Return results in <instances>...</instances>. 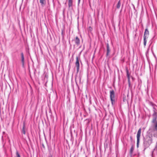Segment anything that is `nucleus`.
Wrapping results in <instances>:
<instances>
[{
	"mask_svg": "<svg viewBox=\"0 0 157 157\" xmlns=\"http://www.w3.org/2000/svg\"><path fill=\"white\" fill-rule=\"evenodd\" d=\"M153 135H154V137H157V134H154Z\"/></svg>",
	"mask_w": 157,
	"mask_h": 157,
	"instance_id": "nucleus-24",
	"label": "nucleus"
},
{
	"mask_svg": "<svg viewBox=\"0 0 157 157\" xmlns=\"http://www.w3.org/2000/svg\"><path fill=\"white\" fill-rule=\"evenodd\" d=\"M69 43H70V41H69Z\"/></svg>",
	"mask_w": 157,
	"mask_h": 157,
	"instance_id": "nucleus-33",
	"label": "nucleus"
},
{
	"mask_svg": "<svg viewBox=\"0 0 157 157\" xmlns=\"http://www.w3.org/2000/svg\"><path fill=\"white\" fill-rule=\"evenodd\" d=\"M75 64L76 67L77 72L78 73L79 69V63L78 57V56L76 57V62L75 63Z\"/></svg>",
	"mask_w": 157,
	"mask_h": 157,
	"instance_id": "nucleus-6",
	"label": "nucleus"
},
{
	"mask_svg": "<svg viewBox=\"0 0 157 157\" xmlns=\"http://www.w3.org/2000/svg\"><path fill=\"white\" fill-rule=\"evenodd\" d=\"M134 150V148L133 146H132L130 149V153L131 155H132L133 154V152Z\"/></svg>",
	"mask_w": 157,
	"mask_h": 157,
	"instance_id": "nucleus-16",
	"label": "nucleus"
},
{
	"mask_svg": "<svg viewBox=\"0 0 157 157\" xmlns=\"http://www.w3.org/2000/svg\"><path fill=\"white\" fill-rule=\"evenodd\" d=\"M74 41L75 44L78 46L80 44V40L78 36H76L75 37Z\"/></svg>",
	"mask_w": 157,
	"mask_h": 157,
	"instance_id": "nucleus-8",
	"label": "nucleus"
},
{
	"mask_svg": "<svg viewBox=\"0 0 157 157\" xmlns=\"http://www.w3.org/2000/svg\"><path fill=\"white\" fill-rule=\"evenodd\" d=\"M144 47H145L146 46L147 42V39L148 38V37L144 36Z\"/></svg>",
	"mask_w": 157,
	"mask_h": 157,
	"instance_id": "nucleus-12",
	"label": "nucleus"
},
{
	"mask_svg": "<svg viewBox=\"0 0 157 157\" xmlns=\"http://www.w3.org/2000/svg\"><path fill=\"white\" fill-rule=\"evenodd\" d=\"M128 86L129 87H130L131 86V83H128Z\"/></svg>",
	"mask_w": 157,
	"mask_h": 157,
	"instance_id": "nucleus-26",
	"label": "nucleus"
},
{
	"mask_svg": "<svg viewBox=\"0 0 157 157\" xmlns=\"http://www.w3.org/2000/svg\"><path fill=\"white\" fill-rule=\"evenodd\" d=\"M15 157H21L18 151H17L16 152V156Z\"/></svg>",
	"mask_w": 157,
	"mask_h": 157,
	"instance_id": "nucleus-17",
	"label": "nucleus"
},
{
	"mask_svg": "<svg viewBox=\"0 0 157 157\" xmlns=\"http://www.w3.org/2000/svg\"><path fill=\"white\" fill-rule=\"evenodd\" d=\"M100 157H102L101 156Z\"/></svg>",
	"mask_w": 157,
	"mask_h": 157,
	"instance_id": "nucleus-34",
	"label": "nucleus"
},
{
	"mask_svg": "<svg viewBox=\"0 0 157 157\" xmlns=\"http://www.w3.org/2000/svg\"><path fill=\"white\" fill-rule=\"evenodd\" d=\"M92 29L91 27H90L89 28V30L90 31H91L92 30Z\"/></svg>",
	"mask_w": 157,
	"mask_h": 157,
	"instance_id": "nucleus-21",
	"label": "nucleus"
},
{
	"mask_svg": "<svg viewBox=\"0 0 157 157\" xmlns=\"http://www.w3.org/2000/svg\"><path fill=\"white\" fill-rule=\"evenodd\" d=\"M149 104L153 108V113L152 115V118L157 117V106L153 103L149 101Z\"/></svg>",
	"mask_w": 157,
	"mask_h": 157,
	"instance_id": "nucleus-3",
	"label": "nucleus"
},
{
	"mask_svg": "<svg viewBox=\"0 0 157 157\" xmlns=\"http://www.w3.org/2000/svg\"><path fill=\"white\" fill-rule=\"evenodd\" d=\"M157 117L152 118L151 122L154 124V129L157 131Z\"/></svg>",
	"mask_w": 157,
	"mask_h": 157,
	"instance_id": "nucleus-5",
	"label": "nucleus"
},
{
	"mask_svg": "<svg viewBox=\"0 0 157 157\" xmlns=\"http://www.w3.org/2000/svg\"><path fill=\"white\" fill-rule=\"evenodd\" d=\"M36 71V70H35L34 71V74H35Z\"/></svg>",
	"mask_w": 157,
	"mask_h": 157,
	"instance_id": "nucleus-27",
	"label": "nucleus"
},
{
	"mask_svg": "<svg viewBox=\"0 0 157 157\" xmlns=\"http://www.w3.org/2000/svg\"><path fill=\"white\" fill-rule=\"evenodd\" d=\"M156 149H157V142L156 143V145L155 149H154V150H155Z\"/></svg>",
	"mask_w": 157,
	"mask_h": 157,
	"instance_id": "nucleus-22",
	"label": "nucleus"
},
{
	"mask_svg": "<svg viewBox=\"0 0 157 157\" xmlns=\"http://www.w3.org/2000/svg\"><path fill=\"white\" fill-rule=\"evenodd\" d=\"M21 61L22 63V65H24V57L23 52L21 53Z\"/></svg>",
	"mask_w": 157,
	"mask_h": 157,
	"instance_id": "nucleus-13",
	"label": "nucleus"
},
{
	"mask_svg": "<svg viewBox=\"0 0 157 157\" xmlns=\"http://www.w3.org/2000/svg\"><path fill=\"white\" fill-rule=\"evenodd\" d=\"M64 31L63 29L61 31V34L63 37H64Z\"/></svg>",
	"mask_w": 157,
	"mask_h": 157,
	"instance_id": "nucleus-19",
	"label": "nucleus"
},
{
	"mask_svg": "<svg viewBox=\"0 0 157 157\" xmlns=\"http://www.w3.org/2000/svg\"><path fill=\"white\" fill-rule=\"evenodd\" d=\"M68 6L69 8L72 7L73 0H68Z\"/></svg>",
	"mask_w": 157,
	"mask_h": 157,
	"instance_id": "nucleus-11",
	"label": "nucleus"
},
{
	"mask_svg": "<svg viewBox=\"0 0 157 157\" xmlns=\"http://www.w3.org/2000/svg\"><path fill=\"white\" fill-rule=\"evenodd\" d=\"M110 98L111 102V104L113 106L117 100V98L115 96L114 91L113 90H111L109 92Z\"/></svg>",
	"mask_w": 157,
	"mask_h": 157,
	"instance_id": "nucleus-2",
	"label": "nucleus"
},
{
	"mask_svg": "<svg viewBox=\"0 0 157 157\" xmlns=\"http://www.w3.org/2000/svg\"><path fill=\"white\" fill-rule=\"evenodd\" d=\"M126 73H127V77L128 79L130 78V75H129V72L128 70L126 71Z\"/></svg>",
	"mask_w": 157,
	"mask_h": 157,
	"instance_id": "nucleus-18",
	"label": "nucleus"
},
{
	"mask_svg": "<svg viewBox=\"0 0 157 157\" xmlns=\"http://www.w3.org/2000/svg\"><path fill=\"white\" fill-rule=\"evenodd\" d=\"M151 135H147L144 138L143 145L144 150L148 147L152 143V138Z\"/></svg>",
	"mask_w": 157,
	"mask_h": 157,
	"instance_id": "nucleus-1",
	"label": "nucleus"
},
{
	"mask_svg": "<svg viewBox=\"0 0 157 157\" xmlns=\"http://www.w3.org/2000/svg\"><path fill=\"white\" fill-rule=\"evenodd\" d=\"M106 44L107 48L106 56H108L109 55L110 52V49L109 48V44L107 43Z\"/></svg>",
	"mask_w": 157,
	"mask_h": 157,
	"instance_id": "nucleus-7",
	"label": "nucleus"
},
{
	"mask_svg": "<svg viewBox=\"0 0 157 157\" xmlns=\"http://www.w3.org/2000/svg\"><path fill=\"white\" fill-rule=\"evenodd\" d=\"M121 5V1H120V0L118 1V2L117 4V6H116L117 8L118 9H119Z\"/></svg>",
	"mask_w": 157,
	"mask_h": 157,
	"instance_id": "nucleus-15",
	"label": "nucleus"
},
{
	"mask_svg": "<svg viewBox=\"0 0 157 157\" xmlns=\"http://www.w3.org/2000/svg\"><path fill=\"white\" fill-rule=\"evenodd\" d=\"M152 43V42H151V43L149 45L148 48L147 49V51H148L149 50V48H150V47L151 46V45Z\"/></svg>",
	"mask_w": 157,
	"mask_h": 157,
	"instance_id": "nucleus-20",
	"label": "nucleus"
},
{
	"mask_svg": "<svg viewBox=\"0 0 157 157\" xmlns=\"http://www.w3.org/2000/svg\"><path fill=\"white\" fill-rule=\"evenodd\" d=\"M40 3H41V5L43 6L46 4V1L45 0H40Z\"/></svg>",
	"mask_w": 157,
	"mask_h": 157,
	"instance_id": "nucleus-14",
	"label": "nucleus"
},
{
	"mask_svg": "<svg viewBox=\"0 0 157 157\" xmlns=\"http://www.w3.org/2000/svg\"><path fill=\"white\" fill-rule=\"evenodd\" d=\"M132 79L133 80H134V78L133 77H132Z\"/></svg>",
	"mask_w": 157,
	"mask_h": 157,
	"instance_id": "nucleus-28",
	"label": "nucleus"
},
{
	"mask_svg": "<svg viewBox=\"0 0 157 157\" xmlns=\"http://www.w3.org/2000/svg\"><path fill=\"white\" fill-rule=\"evenodd\" d=\"M80 0H78V4H79L80 3Z\"/></svg>",
	"mask_w": 157,
	"mask_h": 157,
	"instance_id": "nucleus-25",
	"label": "nucleus"
},
{
	"mask_svg": "<svg viewBox=\"0 0 157 157\" xmlns=\"http://www.w3.org/2000/svg\"><path fill=\"white\" fill-rule=\"evenodd\" d=\"M42 146L44 147V145L43 144H42Z\"/></svg>",
	"mask_w": 157,
	"mask_h": 157,
	"instance_id": "nucleus-30",
	"label": "nucleus"
},
{
	"mask_svg": "<svg viewBox=\"0 0 157 157\" xmlns=\"http://www.w3.org/2000/svg\"><path fill=\"white\" fill-rule=\"evenodd\" d=\"M149 34V31L148 29L147 28L145 29V32L144 33V36L148 37Z\"/></svg>",
	"mask_w": 157,
	"mask_h": 157,
	"instance_id": "nucleus-10",
	"label": "nucleus"
},
{
	"mask_svg": "<svg viewBox=\"0 0 157 157\" xmlns=\"http://www.w3.org/2000/svg\"><path fill=\"white\" fill-rule=\"evenodd\" d=\"M128 83H130V78L128 79Z\"/></svg>",
	"mask_w": 157,
	"mask_h": 157,
	"instance_id": "nucleus-23",
	"label": "nucleus"
},
{
	"mask_svg": "<svg viewBox=\"0 0 157 157\" xmlns=\"http://www.w3.org/2000/svg\"><path fill=\"white\" fill-rule=\"evenodd\" d=\"M21 132L22 134L25 135L26 134V128L25 127V123H23L22 129Z\"/></svg>",
	"mask_w": 157,
	"mask_h": 157,
	"instance_id": "nucleus-9",
	"label": "nucleus"
},
{
	"mask_svg": "<svg viewBox=\"0 0 157 157\" xmlns=\"http://www.w3.org/2000/svg\"><path fill=\"white\" fill-rule=\"evenodd\" d=\"M134 9L135 10V7H134Z\"/></svg>",
	"mask_w": 157,
	"mask_h": 157,
	"instance_id": "nucleus-31",
	"label": "nucleus"
},
{
	"mask_svg": "<svg viewBox=\"0 0 157 157\" xmlns=\"http://www.w3.org/2000/svg\"><path fill=\"white\" fill-rule=\"evenodd\" d=\"M130 139H132V136H130Z\"/></svg>",
	"mask_w": 157,
	"mask_h": 157,
	"instance_id": "nucleus-29",
	"label": "nucleus"
},
{
	"mask_svg": "<svg viewBox=\"0 0 157 157\" xmlns=\"http://www.w3.org/2000/svg\"><path fill=\"white\" fill-rule=\"evenodd\" d=\"M154 56L155 57V55H154Z\"/></svg>",
	"mask_w": 157,
	"mask_h": 157,
	"instance_id": "nucleus-32",
	"label": "nucleus"
},
{
	"mask_svg": "<svg viewBox=\"0 0 157 157\" xmlns=\"http://www.w3.org/2000/svg\"><path fill=\"white\" fill-rule=\"evenodd\" d=\"M141 128H140L139 129L137 133V136H136V137H137V144H136V146L137 148H138L139 146V144L140 142V137L141 135Z\"/></svg>",
	"mask_w": 157,
	"mask_h": 157,
	"instance_id": "nucleus-4",
	"label": "nucleus"
}]
</instances>
